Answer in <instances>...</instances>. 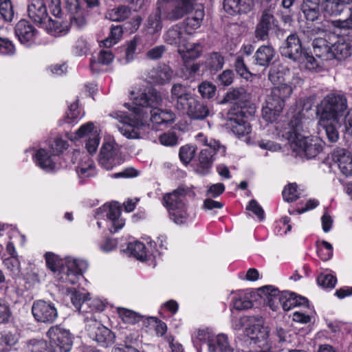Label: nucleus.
<instances>
[{
	"instance_id": "59",
	"label": "nucleus",
	"mask_w": 352,
	"mask_h": 352,
	"mask_svg": "<svg viewBox=\"0 0 352 352\" xmlns=\"http://www.w3.org/2000/svg\"><path fill=\"white\" fill-rule=\"evenodd\" d=\"M100 136L98 131L92 133L85 144V148L90 154L95 153L100 144Z\"/></svg>"
},
{
	"instance_id": "43",
	"label": "nucleus",
	"mask_w": 352,
	"mask_h": 352,
	"mask_svg": "<svg viewBox=\"0 0 352 352\" xmlns=\"http://www.w3.org/2000/svg\"><path fill=\"white\" fill-rule=\"evenodd\" d=\"M131 13L130 8L126 6H120L109 11L107 17L111 21H120L127 19Z\"/></svg>"
},
{
	"instance_id": "28",
	"label": "nucleus",
	"mask_w": 352,
	"mask_h": 352,
	"mask_svg": "<svg viewBox=\"0 0 352 352\" xmlns=\"http://www.w3.org/2000/svg\"><path fill=\"white\" fill-rule=\"evenodd\" d=\"M220 154L214 153L213 149L204 148L200 151L199 156V166L197 170L202 175L207 174L211 168L213 162L216 159V156Z\"/></svg>"
},
{
	"instance_id": "6",
	"label": "nucleus",
	"mask_w": 352,
	"mask_h": 352,
	"mask_svg": "<svg viewBox=\"0 0 352 352\" xmlns=\"http://www.w3.org/2000/svg\"><path fill=\"white\" fill-rule=\"evenodd\" d=\"M245 327L243 338L240 340V344L246 346L258 344L268 338V331L263 326V320L259 316H243L233 322L234 329L239 330Z\"/></svg>"
},
{
	"instance_id": "4",
	"label": "nucleus",
	"mask_w": 352,
	"mask_h": 352,
	"mask_svg": "<svg viewBox=\"0 0 352 352\" xmlns=\"http://www.w3.org/2000/svg\"><path fill=\"white\" fill-rule=\"evenodd\" d=\"M197 0H173L172 5L162 8L157 6L147 19L146 27L150 33L155 34L162 29V15L164 20L175 21L192 11Z\"/></svg>"
},
{
	"instance_id": "2",
	"label": "nucleus",
	"mask_w": 352,
	"mask_h": 352,
	"mask_svg": "<svg viewBox=\"0 0 352 352\" xmlns=\"http://www.w3.org/2000/svg\"><path fill=\"white\" fill-rule=\"evenodd\" d=\"M346 109V98L336 94H328L317 106L320 131H324L331 142H336L339 138L338 129L342 124Z\"/></svg>"
},
{
	"instance_id": "24",
	"label": "nucleus",
	"mask_w": 352,
	"mask_h": 352,
	"mask_svg": "<svg viewBox=\"0 0 352 352\" xmlns=\"http://www.w3.org/2000/svg\"><path fill=\"white\" fill-rule=\"evenodd\" d=\"M276 56L275 50L271 45H262L256 51L253 58L255 65L267 67L272 62Z\"/></svg>"
},
{
	"instance_id": "41",
	"label": "nucleus",
	"mask_w": 352,
	"mask_h": 352,
	"mask_svg": "<svg viewBox=\"0 0 352 352\" xmlns=\"http://www.w3.org/2000/svg\"><path fill=\"white\" fill-rule=\"evenodd\" d=\"M45 262L47 267L53 272H60L65 270L64 260L53 252H46L45 254Z\"/></svg>"
},
{
	"instance_id": "20",
	"label": "nucleus",
	"mask_w": 352,
	"mask_h": 352,
	"mask_svg": "<svg viewBox=\"0 0 352 352\" xmlns=\"http://www.w3.org/2000/svg\"><path fill=\"white\" fill-rule=\"evenodd\" d=\"M15 34L21 43L29 45L34 41L37 31L29 21L23 19L16 23Z\"/></svg>"
},
{
	"instance_id": "16",
	"label": "nucleus",
	"mask_w": 352,
	"mask_h": 352,
	"mask_svg": "<svg viewBox=\"0 0 352 352\" xmlns=\"http://www.w3.org/2000/svg\"><path fill=\"white\" fill-rule=\"evenodd\" d=\"M103 213H106L109 220L111 232H116L124 227L125 221L121 217V210L118 206L116 204L104 205L96 211V216L98 217Z\"/></svg>"
},
{
	"instance_id": "30",
	"label": "nucleus",
	"mask_w": 352,
	"mask_h": 352,
	"mask_svg": "<svg viewBox=\"0 0 352 352\" xmlns=\"http://www.w3.org/2000/svg\"><path fill=\"white\" fill-rule=\"evenodd\" d=\"M282 308L285 311H289L297 306L307 307L308 300L306 298L298 296L294 293L283 291L282 295Z\"/></svg>"
},
{
	"instance_id": "53",
	"label": "nucleus",
	"mask_w": 352,
	"mask_h": 352,
	"mask_svg": "<svg viewBox=\"0 0 352 352\" xmlns=\"http://www.w3.org/2000/svg\"><path fill=\"white\" fill-rule=\"evenodd\" d=\"M0 14L6 21L12 20L14 10L10 0H0Z\"/></svg>"
},
{
	"instance_id": "1",
	"label": "nucleus",
	"mask_w": 352,
	"mask_h": 352,
	"mask_svg": "<svg viewBox=\"0 0 352 352\" xmlns=\"http://www.w3.org/2000/svg\"><path fill=\"white\" fill-rule=\"evenodd\" d=\"M162 102L160 92L151 90L148 94L141 93L133 98V104L126 103L124 105L131 113L118 111L112 112L110 116L118 120L121 125L118 126L120 133L128 139L142 138V131L148 126V111L155 108Z\"/></svg>"
},
{
	"instance_id": "61",
	"label": "nucleus",
	"mask_w": 352,
	"mask_h": 352,
	"mask_svg": "<svg viewBox=\"0 0 352 352\" xmlns=\"http://www.w3.org/2000/svg\"><path fill=\"white\" fill-rule=\"evenodd\" d=\"M104 303L98 298H88L86 302L83 304V307L87 308L89 311L87 313L97 311H102L104 308Z\"/></svg>"
},
{
	"instance_id": "11",
	"label": "nucleus",
	"mask_w": 352,
	"mask_h": 352,
	"mask_svg": "<svg viewBox=\"0 0 352 352\" xmlns=\"http://www.w3.org/2000/svg\"><path fill=\"white\" fill-rule=\"evenodd\" d=\"M47 336L58 352H69L72 349V335L69 330L60 325L52 326L47 332Z\"/></svg>"
},
{
	"instance_id": "58",
	"label": "nucleus",
	"mask_w": 352,
	"mask_h": 352,
	"mask_svg": "<svg viewBox=\"0 0 352 352\" xmlns=\"http://www.w3.org/2000/svg\"><path fill=\"white\" fill-rule=\"evenodd\" d=\"M50 152L53 153L54 156H56L67 148L68 144L67 141L63 140L62 138H56L50 144Z\"/></svg>"
},
{
	"instance_id": "25",
	"label": "nucleus",
	"mask_w": 352,
	"mask_h": 352,
	"mask_svg": "<svg viewBox=\"0 0 352 352\" xmlns=\"http://www.w3.org/2000/svg\"><path fill=\"white\" fill-rule=\"evenodd\" d=\"M34 157L36 159V164L43 170L50 172L58 168L57 164L55 161L56 156L53 155V153H49V152L44 149H38Z\"/></svg>"
},
{
	"instance_id": "15",
	"label": "nucleus",
	"mask_w": 352,
	"mask_h": 352,
	"mask_svg": "<svg viewBox=\"0 0 352 352\" xmlns=\"http://www.w3.org/2000/svg\"><path fill=\"white\" fill-rule=\"evenodd\" d=\"M87 330L89 337L102 346L111 345L115 341L114 333L96 320L87 326Z\"/></svg>"
},
{
	"instance_id": "51",
	"label": "nucleus",
	"mask_w": 352,
	"mask_h": 352,
	"mask_svg": "<svg viewBox=\"0 0 352 352\" xmlns=\"http://www.w3.org/2000/svg\"><path fill=\"white\" fill-rule=\"evenodd\" d=\"M122 35V28L120 25L112 26L110 35L103 41L106 47H110L118 42Z\"/></svg>"
},
{
	"instance_id": "23",
	"label": "nucleus",
	"mask_w": 352,
	"mask_h": 352,
	"mask_svg": "<svg viewBox=\"0 0 352 352\" xmlns=\"http://www.w3.org/2000/svg\"><path fill=\"white\" fill-rule=\"evenodd\" d=\"M28 12L29 17L40 25L49 17L47 7L43 0H32L28 5Z\"/></svg>"
},
{
	"instance_id": "5",
	"label": "nucleus",
	"mask_w": 352,
	"mask_h": 352,
	"mask_svg": "<svg viewBox=\"0 0 352 352\" xmlns=\"http://www.w3.org/2000/svg\"><path fill=\"white\" fill-rule=\"evenodd\" d=\"M330 20H324L321 22V26L313 28H307L302 30V39L307 41H313L312 46L316 56L324 60H332L333 55L331 53L332 41L336 40L335 36L327 34L333 25L324 28V24Z\"/></svg>"
},
{
	"instance_id": "57",
	"label": "nucleus",
	"mask_w": 352,
	"mask_h": 352,
	"mask_svg": "<svg viewBox=\"0 0 352 352\" xmlns=\"http://www.w3.org/2000/svg\"><path fill=\"white\" fill-rule=\"evenodd\" d=\"M195 153V147L187 144L180 148L179 156L184 164H188L194 157Z\"/></svg>"
},
{
	"instance_id": "45",
	"label": "nucleus",
	"mask_w": 352,
	"mask_h": 352,
	"mask_svg": "<svg viewBox=\"0 0 352 352\" xmlns=\"http://www.w3.org/2000/svg\"><path fill=\"white\" fill-rule=\"evenodd\" d=\"M346 8V6L341 0H326L324 3V10L329 15H339Z\"/></svg>"
},
{
	"instance_id": "55",
	"label": "nucleus",
	"mask_w": 352,
	"mask_h": 352,
	"mask_svg": "<svg viewBox=\"0 0 352 352\" xmlns=\"http://www.w3.org/2000/svg\"><path fill=\"white\" fill-rule=\"evenodd\" d=\"M317 253L322 261H327L333 256V247L327 241H323L318 245Z\"/></svg>"
},
{
	"instance_id": "39",
	"label": "nucleus",
	"mask_w": 352,
	"mask_h": 352,
	"mask_svg": "<svg viewBox=\"0 0 352 352\" xmlns=\"http://www.w3.org/2000/svg\"><path fill=\"white\" fill-rule=\"evenodd\" d=\"M204 15V9H197L195 11L193 16L187 17L184 22L185 32L188 34H191L195 30L198 29L202 23Z\"/></svg>"
},
{
	"instance_id": "26",
	"label": "nucleus",
	"mask_w": 352,
	"mask_h": 352,
	"mask_svg": "<svg viewBox=\"0 0 352 352\" xmlns=\"http://www.w3.org/2000/svg\"><path fill=\"white\" fill-rule=\"evenodd\" d=\"M150 114V120L153 124L158 126L166 125L174 122L175 116L174 113L168 109L162 110L155 107L148 111Z\"/></svg>"
},
{
	"instance_id": "52",
	"label": "nucleus",
	"mask_w": 352,
	"mask_h": 352,
	"mask_svg": "<svg viewBox=\"0 0 352 352\" xmlns=\"http://www.w3.org/2000/svg\"><path fill=\"white\" fill-rule=\"evenodd\" d=\"M247 92L243 87H236L230 90L226 96L228 102H238L246 100Z\"/></svg>"
},
{
	"instance_id": "19",
	"label": "nucleus",
	"mask_w": 352,
	"mask_h": 352,
	"mask_svg": "<svg viewBox=\"0 0 352 352\" xmlns=\"http://www.w3.org/2000/svg\"><path fill=\"white\" fill-rule=\"evenodd\" d=\"M183 111H186L192 120H203L210 115V107L203 102L193 97Z\"/></svg>"
},
{
	"instance_id": "64",
	"label": "nucleus",
	"mask_w": 352,
	"mask_h": 352,
	"mask_svg": "<svg viewBox=\"0 0 352 352\" xmlns=\"http://www.w3.org/2000/svg\"><path fill=\"white\" fill-rule=\"evenodd\" d=\"M276 20L272 14L270 13L269 11L265 10L261 17L258 24L264 26L270 30L273 27L276 26Z\"/></svg>"
},
{
	"instance_id": "13",
	"label": "nucleus",
	"mask_w": 352,
	"mask_h": 352,
	"mask_svg": "<svg viewBox=\"0 0 352 352\" xmlns=\"http://www.w3.org/2000/svg\"><path fill=\"white\" fill-rule=\"evenodd\" d=\"M87 267V263L84 261L66 257L64 260L65 270H62L60 278L63 282L76 284Z\"/></svg>"
},
{
	"instance_id": "54",
	"label": "nucleus",
	"mask_w": 352,
	"mask_h": 352,
	"mask_svg": "<svg viewBox=\"0 0 352 352\" xmlns=\"http://www.w3.org/2000/svg\"><path fill=\"white\" fill-rule=\"evenodd\" d=\"M89 50V44L86 38L79 37L73 45L72 52L78 56L86 55Z\"/></svg>"
},
{
	"instance_id": "46",
	"label": "nucleus",
	"mask_w": 352,
	"mask_h": 352,
	"mask_svg": "<svg viewBox=\"0 0 352 352\" xmlns=\"http://www.w3.org/2000/svg\"><path fill=\"white\" fill-rule=\"evenodd\" d=\"M166 41L170 45H179L184 41L181 28L175 25L170 28L165 35Z\"/></svg>"
},
{
	"instance_id": "60",
	"label": "nucleus",
	"mask_w": 352,
	"mask_h": 352,
	"mask_svg": "<svg viewBox=\"0 0 352 352\" xmlns=\"http://www.w3.org/2000/svg\"><path fill=\"white\" fill-rule=\"evenodd\" d=\"M318 283L323 288L332 289L335 287L337 279L331 274H321L318 277Z\"/></svg>"
},
{
	"instance_id": "27",
	"label": "nucleus",
	"mask_w": 352,
	"mask_h": 352,
	"mask_svg": "<svg viewBox=\"0 0 352 352\" xmlns=\"http://www.w3.org/2000/svg\"><path fill=\"white\" fill-rule=\"evenodd\" d=\"M47 32L54 36H60L68 32L69 28L66 23H63L60 18L53 20L48 17L41 25Z\"/></svg>"
},
{
	"instance_id": "48",
	"label": "nucleus",
	"mask_w": 352,
	"mask_h": 352,
	"mask_svg": "<svg viewBox=\"0 0 352 352\" xmlns=\"http://www.w3.org/2000/svg\"><path fill=\"white\" fill-rule=\"evenodd\" d=\"M302 195L298 190V186L295 183L289 184L283 190V199L287 202H292L298 199Z\"/></svg>"
},
{
	"instance_id": "50",
	"label": "nucleus",
	"mask_w": 352,
	"mask_h": 352,
	"mask_svg": "<svg viewBox=\"0 0 352 352\" xmlns=\"http://www.w3.org/2000/svg\"><path fill=\"white\" fill-rule=\"evenodd\" d=\"M252 302L248 296L244 293L236 295L233 298V307L237 310H243L252 307Z\"/></svg>"
},
{
	"instance_id": "56",
	"label": "nucleus",
	"mask_w": 352,
	"mask_h": 352,
	"mask_svg": "<svg viewBox=\"0 0 352 352\" xmlns=\"http://www.w3.org/2000/svg\"><path fill=\"white\" fill-rule=\"evenodd\" d=\"M198 91L203 98H211L215 95L216 87L210 82L204 81L199 85Z\"/></svg>"
},
{
	"instance_id": "10",
	"label": "nucleus",
	"mask_w": 352,
	"mask_h": 352,
	"mask_svg": "<svg viewBox=\"0 0 352 352\" xmlns=\"http://www.w3.org/2000/svg\"><path fill=\"white\" fill-rule=\"evenodd\" d=\"M124 161L120 147L114 141L103 143L100 153L99 164L106 170H111Z\"/></svg>"
},
{
	"instance_id": "12",
	"label": "nucleus",
	"mask_w": 352,
	"mask_h": 352,
	"mask_svg": "<svg viewBox=\"0 0 352 352\" xmlns=\"http://www.w3.org/2000/svg\"><path fill=\"white\" fill-rule=\"evenodd\" d=\"M32 313L37 322L46 324L53 323L58 317L55 305L52 302L43 300H38L33 302Z\"/></svg>"
},
{
	"instance_id": "29",
	"label": "nucleus",
	"mask_w": 352,
	"mask_h": 352,
	"mask_svg": "<svg viewBox=\"0 0 352 352\" xmlns=\"http://www.w3.org/2000/svg\"><path fill=\"white\" fill-rule=\"evenodd\" d=\"M178 52L184 61L186 63L190 60L200 57L203 52V46L198 43H188L183 47H179Z\"/></svg>"
},
{
	"instance_id": "9",
	"label": "nucleus",
	"mask_w": 352,
	"mask_h": 352,
	"mask_svg": "<svg viewBox=\"0 0 352 352\" xmlns=\"http://www.w3.org/2000/svg\"><path fill=\"white\" fill-rule=\"evenodd\" d=\"M250 116L245 107L233 108L228 112L227 125L239 137L248 135L251 131V126L248 122Z\"/></svg>"
},
{
	"instance_id": "31",
	"label": "nucleus",
	"mask_w": 352,
	"mask_h": 352,
	"mask_svg": "<svg viewBox=\"0 0 352 352\" xmlns=\"http://www.w3.org/2000/svg\"><path fill=\"white\" fill-rule=\"evenodd\" d=\"M350 10L351 14L349 18L343 20H330L324 24V28L331 25L334 28L340 30L339 32L337 33L338 34L346 35L349 39H352V8Z\"/></svg>"
},
{
	"instance_id": "44",
	"label": "nucleus",
	"mask_w": 352,
	"mask_h": 352,
	"mask_svg": "<svg viewBox=\"0 0 352 352\" xmlns=\"http://www.w3.org/2000/svg\"><path fill=\"white\" fill-rule=\"evenodd\" d=\"M300 59V60H296L295 63H298L301 67L307 70H315L319 66L318 60L311 53L308 52L306 49L301 54Z\"/></svg>"
},
{
	"instance_id": "40",
	"label": "nucleus",
	"mask_w": 352,
	"mask_h": 352,
	"mask_svg": "<svg viewBox=\"0 0 352 352\" xmlns=\"http://www.w3.org/2000/svg\"><path fill=\"white\" fill-rule=\"evenodd\" d=\"M214 335L209 329L198 330L193 338V343L196 347H198L200 342L208 343L210 352H217V349L213 344Z\"/></svg>"
},
{
	"instance_id": "32",
	"label": "nucleus",
	"mask_w": 352,
	"mask_h": 352,
	"mask_svg": "<svg viewBox=\"0 0 352 352\" xmlns=\"http://www.w3.org/2000/svg\"><path fill=\"white\" fill-rule=\"evenodd\" d=\"M283 108L279 103L273 102L272 99L267 98L265 105L262 109L263 118L267 122H273L277 120Z\"/></svg>"
},
{
	"instance_id": "22",
	"label": "nucleus",
	"mask_w": 352,
	"mask_h": 352,
	"mask_svg": "<svg viewBox=\"0 0 352 352\" xmlns=\"http://www.w3.org/2000/svg\"><path fill=\"white\" fill-rule=\"evenodd\" d=\"M174 75L173 70L166 64L159 65L148 72V78L151 82L157 85L169 83Z\"/></svg>"
},
{
	"instance_id": "21",
	"label": "nucleus",
	"mask_w": 352,
	"mask_h": 352,
	"mask_svg": "<svg viewBox=\"0 0 352 352\" xmlns=\"http://www.w3.org/2000/svg\"><path fill=\"white\" fill-rule=\"evenodd\" d=\"M254 7L253 0H224L223 8L230 15L246 14Z\"/></svg>"
},
{
	"instance_id": "33",
	"label": "nucleus",
	"mask_w": 352,
	"mask_h": 352,
	"mask_svg": "<svg viewBox=\"0 0 352 352\" xmlns=\"http://www.w3.org/2000/svg\"><path fill=\"white\" fill-rule=\"evenodd\" d=\"M76 170L80 179L94 177L96 174L95 164L87 155L83 157Z\"/></svg>"
},
{
	"instance_id": "18",
	"label": "nucleus",
	"mask_w": 352,
	"mask_h": 352,
	"mask_svg": "<svg viewBox=\"0 0 352 352\" xmlns=\"http://www.w3.org/2000/svg\"><path fill=\"white\" fill-rule=\"evenodd\" d=\"M332 160L346 177L352 176V155L345 148H337L331 154Z\"/></svg>"
},
{
	"instance_id": "36",
	"label": "nucleus",
	"mask_w": 352,
	"mask_h": 352,
	"mask_svg": "<svg viewBox=\"0 0 352 352\" xmlns=\"http://www.w3.org/2000/svg\"><path fill=\"white\" fill-rule=\"evenodd\" d=\"M26 344L30 352H58L50 341L47 342L43 339H30Z\"/></svg>"
},
{
	"instance_id": "14",
	"label": "nucleus",
	"mask_w": 352,
	"mask_h": 352,
	"mask_svg": "<svg viewBox=\"0 0 352 352\" xmlns=\"http://www.w3.org/2000/svg\"><path fill=\"white\" fill-rule=\"evenodd\" d=\"M305 50L302 46V41L296 34H289L280 48L282 56L296 62L300 60L301 54Z\"/></svg>"
},
{
	"instance_id": "8",
	"label": "nucleus",
	"mask_w": 352,
	"mask_h": 352,
	"mask_svg": "<svg viewBox=\"0 0 352 352\" xmlns=\"http://www.w3.org/2000/svg\"><path fill=\"white\" fill-rule=\"evenodd\" d=\"M269 80L274 85L267 99H272L273 102L285 106V100L289 98L293 89L291 84L300 85L302 80L296 74H293L292 79H285L280 72H270Z\"/></svg>"
},
{
	"instance_id": "35",
	"label": "nucleus",
	"mask_w": 352,
	"mask_h": 352,
	"mask_svg": "<svg viewBox=\"0 0 352 352\" xmlns=\"http://www.w3.org/2000/svg\"><path fill=\"white\" fill-rule=\"evenodd\" d=\"M263 291L266 294V301L268 306L272 310H276L279 306L282 304V295L283 296V292H279L277 289L273 287L271 285H267L262 288Z\"/></svg>"
},
{
	"instance_id": "38",
	"label": "nucleus",
	"mask_w": 352,
	"mask_h": 352,
	"mask_svg": "<svg viewBox=\"0 0 352 352\" xmlns=\"http://www.w3.org/2000/svg\"><path fill=\"white\" fill-rule=\"evenodd\" d=\"M225 59L219 52H212L206 56L204 65L210 72H216L223 68Z\"/></svg>"
},
{
	"instance_id": "34",
	"label": "nucleus",
	"mask_w": 352,
	"mask_h": 352,
	"mask_svg": "<svg viewBox=\"0 0 352 352\" xmlns=\"http://www.w3.org/2000/svg\"><path fill=\"white\" fill-rule=\"evenodd\" d=\"M337 41H332L331 53L333 55L332 59L342 60L345 59L351 54V46L349 43L342 41V39H338Z\"/></svg>"
},
{
	"instance_id": "42",
	"label": "nucleus",
	"mask_w": 352,
	"mask_h": 352,
	"mask_svg": "<svg viewBox=\"0 0 352 352\" xmlns=\"http://www.w3.org/2000/svg\"><path fill=\"white\" fill-rule=\"evenodd\" d=\"M129 255L134 256L138 260L143 261L146 259L147 253L144 243L140 241L129 243L126 248Z\"/></svg>"
},
{
	"instance_id": "37",
	"label": "nucleus",
	"mask_w": 352,
	"mask_h": 352,
	"mask_svg": "<svg viewBox=\"0 0 352 352\" xmlns=\"http://www.w3.org/2000/svg\"><path fill=\"white\" fill-rule=\"evenodd\" d=\"M197 142L204 146H206L207 148L213 149L216 154H220V156L223 157L226 155V148L222 145L219 141L212 138H208L203 133H199L196 135Z\"/></svg>"
},
{
	"instance_id": "62",
	"label": "nucleus",
	"mask_w": 352,
	"mask_h": 352,
	"mask_svg": "<svg viewBox=\"0 0 352 352\" xmlns=\"http://www.w3.org/2000/svg\"><path fill=\"white\" fill-rule=\"evenodd\" d=\"M307 21L314 22L320 19V9L314 8H301Z\"/></svg>"
},
{
	"instance_id": "49",
	"label": "nucleus",
	"mask_w": 352,
	"mask_h": 352,
	"mask_svg": "<svg viewBox=\"0 0 352 352\" xmlns=\"http://www.w3.org/2000/svg\"><path fill=\"white\" fill-rule=\"evenodd\" d=\"M89 294L74 292L71 296V300L75 308L81 313H87L89 310L83 307V304L87 300Z\"/></svg>"
},
{
	"instance_id": "47",
	"label": "nucleus",
	"mask_w": 352,
	"mask_h": 352,
	"mask_svg": "<svg viewBox=\"0 0 352 352\" xmlns=\"http://www.w3.org/2000/svg\"><path fill=\"white\" fill-rule=\"evenodd\" d=\"M117 312L124 323L135 324L141 320V316L136 312L122 307H118Z\"/></svg>"
},
{
	"instance_id": "63",
	"label": "nucleus",
	"mask_w": 352,
	"mask_h": 352,
	"mask_svg": "<svg viewBox=\"0 0 352 352\" xmlns=\"http://www.w3.org/2000/svg\"><path fill=\"white\" fill-rule=\"evenodd\" d=\"M235 70L239 75L244 78H248L251 75L250 72L248 69L243 57L237 56L234 63Z\"/></svg>"
},
{
	"instance_id": "3",
	"label": "nucleus",
	"mask_w": 352,
	"mask_h": 352,
	"mask_svg": "<svg viewBox=\"0 0 352 352\" xmlns=\"http://www.w3.org/2000/svg\"><path fill=\"white\" fill-rule=\"evenodd\" d=\"M283 136L289 142L292 151L301 157L314 158L322 150V140L306 135L299 115L294 116L289 121Z\"/></svg>"
},
{
	"instance_id": "17",
	"label": "nucleus",
	"mask_w": 352,
	"mask_h": 352,
	"mask_svg": "<svg viewBox=\"0 0 352 352\" xmlns=\"http://www.w3.org/2000/svg\"><path fill=\"white\" fill-rule=\"evenodd\" d=\"M193 97L186 86L181 83L173 85L170 89V98L177 109L179 111L185 109Z\"/></svg>"
},
{
	"instance_id": "7",
	"label": "nucleus",
	"mask_w": 352,
	"mask_h": 352,
	"mask_svg": "<svg viewBox=\"0 0 352 352\" xmlns=\"http://www.w3.org/2000/svg\"><path fill=\"white\" fill-rule=\"evenodd\" d=\"M191 189L180 186L170 193L164 195L163 204L169 212L170 218L176 224L185 223L188 218L186 205V197L191 193Z\"/></svg>"
}]
</instances>
